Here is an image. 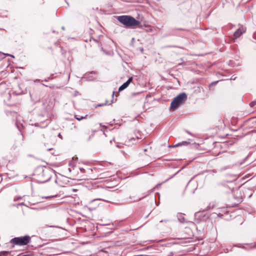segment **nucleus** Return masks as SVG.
Instances as JSON below:
<instances>
[{
    "mask_svg": "<svg viewBox=\"0 0 256 256\" xmlns=\"http://www.w3.org/2000/svg\"><path fill=\"white\" fill-rule=\"evenodd\" d=\"M246 32V28L242 26H240L234 32V36L236 38L240 37L242 34Z\"/></svg>",
    "mask_w": 256,
    "mask_h": 256,
    "instance_id": "4",
    "label": "nucleus"
},
{
    "mask_svg": "<svg viewBox=\"0 0 256 256\" xmlns=\"http://www.w3.org/2000/svg\"><path fill=\"white\" fill-rule=\"evenodd\" d=\"M250 105L251 107H253L255 105H256V100L252 102L250 104Z\"/></svg>",
    "mask_w": 256,
    "mask_h": 256,
    "instance_id": "10",
    "label": "nucleus"
},
{
    "mask_svg": "<svg viewBox=\"0 0 256 256\" xmlns=\"http://www.w3.org/2000/svg\"><path fill=\"white\" fill-rule=\"evenodd\" d=\"M186 94L185 93H181L175 97L170 104V108L176 109L179 106L183 104L186 100Z\"/></svg>",
    "mask_w": 256,
    "mask_h": 256,
    "instance_id": "2",
    "label": "nucleus"
},
{
    "mask_svg": "<svg viewBox=\"0 0 256 256\" xmlns=\"http://www.w3.org/2000/svg\"><path fill=\"white\" fill-rule=\"evenodd\" d=\"M48 80L47 79H46V80H45V81H46V82H47Z\"/></svg>",
    "mask_w": 256,
    "mask_h": 256,
    "instance_id": "17",
    "label": "nucleus"
},
{
    "mask_svg": "<svg viewBox=\"0 0 256 256\" xmlns=\"http://www.w3.org/2000/svg\"><path fill=\"white\" fill-rule=\"evenodd\" d=\"M8 56H10V55H9V54H8ZM10 56H11L13 57V58L14 57V56H11V55H10Z\"/></svg>",
    "mask_w": 256,
    "mask_h": 256,
    "instance_id": "15",
    "label": "nucleus"
},
{
    "mask_svg": "<svg viewBox=\"0 0 256 256\" xmlns=\"http://www.w3.org/2000/svg\"><path fill=\"white\" fill-rule=\"evenodd\" d=\"M218 216H222L221 215H220V214H218Z\"/></svg>",
    "mask_w": 256,
    "mask_h": 256,
    "instance_id": "16",
    "label": "nucleus"
},
{
    "mask_svg": "<svg viewBox=\"0 0 256 256\" xmlns=\"http://www.w3.org/2000/svg\"><path fill=\"white\" fill-rule=\"evenodd\" d=\"M30 240V236H24L14 238L11 240V242L16 245L24 246L28 244Z\"/></svg>",
    "mask_w": 256,
    "mask_h": 256,
    "instance_id": "3",
    "label": "nucleus"
},
{
    "mask_svg": "<svg viewBox=\"0 0 256 256\" xmlns=\"http://www.w3.org/2000/svg\"><path fill=\"white\" fill-rule=\"evenodd\" d=\"M117 19L120 23L127 28H134L140 26V22L131 16H118Z\"/></svg>",
    "mask_w": 256,
    "mask_h": 256,
    "instance_id": "1",
    "label": "nucleus"
},
{
    "mask_svg": "<svg viewBox=\"0 0 256 256\" xmlns=\"http://www.w3.org/2000/svg\"><path fill=\"white\" fill-rule=\"evenodd\" d=\"M209 207H210V208H214V206H211L210 205V206H209Z\"/></svg>",
    "mask_w": 256,
    "mask_h": 256,
    "instance_id": "13",
    "label": "nucleus"
},
{
    "mask_svg": "<svg viewBox=\"0 0 256 256\" xmlns=\"http://www.w3.org/2000/svg\"><path fill=\"white\" fill-rule=\"evenodd\" d=\"M61 136V134H58V136Z\"/></svg>",
    "mask_w": 256,
    "mask_h": 256,
    "instance_id": "18",
    "label": "nucleus"
},
{
    "mask_svg": "<svg viewBox=\"0 0 256 256\" xmlns=\"http://www.w3.org/2000/svg\"><path fill=\"white\" fill-rule=\"evenodd\" d=\"M43 172V173H44V174H48V170H46V171L43 170V172Z\"/></svg>",
    "mask_w": 256,
    "mask_h": 256,
    "instance_id": "12",
    "label": "nucleus"
},
{
    "mask_svg": "<svg viewBox=\"0 0 256 256\" xmlns=\"http://www.w3.org/2000/svg\"><path fill=\"white\" fill-rule=\"evenodd\" d=\"M138 140V138H132L130 139L127 142L129 144H128L129 145L130 144V143H132V144H134L137 142Z\"/></svg>",
    "mask_w": 256,
    "mask_h": 256,
    "instance_id": "7",
    "label": "nucleus"
},
{
    "mask_svg": "<svg viewBox=\"0 0 256 256\" xmlns=\"http://www.w3.org/2000/svg\"><path fill=\"white\" fill-rule=\"evenodd\" d=\"M2 180V178H0V180Z\"/></svg>",
    "mask_w": 256,
    "mask_h": 256,
    "instance_id": "19",
    "label": "nucleus"
},
{
    "mask_svg": "<svg viewBox=\"0 0 256 256\" xmlns=\"http://www.w3.org/2000/svg\"><path fill=\"white\" fill-rule=\"evenodd\" d=\"M190 144L189 142L186 141H183L181 142L178 143V144H176V145H172L169 146V147L170 148H174V147H178L182 146H186Z\"/></svg>",
    "mask_w": 256,
    "mask_h": 256,
    "instance_id": "6",
    "label": "nucleus"
},
{
    "mask_svg": "<svg viewBox=\"0 0 256 256\" xmlns=\"http://www.w3.org/2000/svg\"><path fill=\"white\" fill-rule=\"evenodd\" d=\"M132 77H130V78L126 82H124V84H123L118 88V90L119 91H122V90H124L125 88H126L128 86V85L130 84L132 82Z\"/></svg>",
    "mask_w": 256,
    "mask_h": 256,
    "instance_id": "5",
    "label": "nucleus"
},
{
    "mask_svg": "<svg viewBox=\"0 0 256 256\" xmlns=\"http://www.w3.org/2000/svg\"><path fill=\"white\" fill-rule=\"evenodd\" d=\"M50 176H48L46 179L44 180V182H46L50 178Z\"/></svg>",
    "mask_w": 256,
    "mask_h": 256,
    "instance_id": "11",
    "label": "nucleus"
},
{
    "mask_svg": "<svg viewBox=\"0 0 256 256\" xmlns=\"http://www.w3.org/2000/svg\"><path fill=\"white\" fill-rule=\"evenodd\" d=\"M88 115L86 114L84 116H78L76 115V114H75L74 115V118L78 120H81L83 119H86L88 118Z\"/></svg>",
    "mask_w": 256,
    "mask_h": 256,
    "instance_id": "8",
    "label": "nucleus"
},
{
    "mask_svg": "<svg viewBox=\"0 0 256 256\" xmlns=\"http://www.w3.org/2000/svg\"><path fill=\"white\" fill-rule=\"evenodd\" d=\"M10 254V253L7 251L2 252L0 253V256H8Z\"/></svg>",
    "mask_w": 256,
    "mask_h": 256,
    "instance_id": "9",
    "label": "nucleus"
},
{
    "mask_svg": "<svg viewBox=\"0 0 256 256\" xmlns=\"http://www.w3.org/2000/svg\"><path fill=\"white\" fill-rule=\"evenodd\" d=\"M168 220H164V222H167ZM164 222V220H160V222Z\"/></svg>",
    "mask_w": 256,
    "mask_h": 256,
    "instance_id": "14",
    "label": "nucleus"
}]
</instances>
